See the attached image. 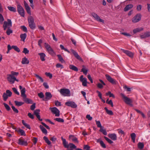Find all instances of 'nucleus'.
<instances>
[{
  "label": "nucleus",
  "instance_id": "obj_18",
  "mask_svg": "<svg viewBox=\"0 0 150 150\" xmlns=\"http://www.w3.org/2000/svg\"><path fill=\"white\" fill-rule=\"evenodd\" d=\"M150 37V32H146L140 36L141 39H143Z\"/></svg>",
  "mask_w": 150,
  "mask_h": 150
},
{
  "label": "nucleus",
  "instance_id": "obj_1",
  "mask_svg": "<svg viewBox=\"0 0 150 150\" xmlns=\"http://www.w3.org/2000/svg\"><path fill=\"white\" fill-rule=\"evenodd\" d=\"M59 92L64 96H69L70 95V91L68 89L61 88L60 89Z\"/></svg>",
  "mask_w": 150,
  "mask_h": 150
},
{
  "label": "nucleus",
  "instance_id": "obj_17",
  "mask_svg": "<svg viewBox=\"0 0 150 150\" xmlns=\"http://www.w3.org/2000/svg\"><path fill=\"white\" fill-rule=\"evenodd\" d=\"M18 144L19 145L26 146L28 144L27 141H24L22 139H20L18 140Z\"/></svg>",
  "mask_w": 150,
  "mask_h": 150
},
{
  "label": "nucleus",
  "instance_id": "obj_37",
  "mask_svg": "<svg viewBox=\"0 0 150 150\" xmlns=\"http://www.w3.org/2000/svg\"><path fill=\"white\" fill-rule=\"evenodd\" d=\"M131 139L134 143L135 142V138L136 137V135L134 133H132L130 135Z\"/></svg>",
  "mask_w": 150,
  "mask_h": 150
},
{
  "label": "nucleus",
  "instance_id": "obj_23",
  "mask_svg": "<svg viewBox=\"0 0 150 150\" xmlns=\"http://www.w3.org/2000/svg\"><path fill=\"white\" fill-rule=\"evenodd\" d=\"M133 6V5L132 4H129L127 5L124 8V11H127L132 8Z\"/></svg>",
  "mask_w": 150,
  "mask_h": 150
},
{
  "label": "nucleus",
  "instance_id": "obj_54",
  "mask_svg": "<svg viewBox=\"0 0 150 150\" xmlns=\"http://www.w3.org/2000/svg\"><path fill=\"white\" fill-rule=\"evenodd\" d=\"M5 93H6L7 95L9 97H11L12 95V92L9 90H6Z\"/></svg>",
  "mask_w": 150,
  "mask_h": 150
},
{
  "label": "nucleus",
  "instance_id": "obj_20",
  "mask_svg": "<svg viewBox=\"0 0 150 150\" xmlns=\"http://www.w3.org/2000/svg\"><path fill=\"white\" fill-rule=\"evenodd\" d=\"M61 139L63 142V144L65 148H69V144L68 143L66 142V139L63 138L62 137H61Z\"/></svg>",
  "mask_w": 150,
  "mask_h": 150
},
{
  "label": "nucleus",
  "instance_id": "obj_34",
  "mask_svg": "<svg viewBox=\"0 0 150 150\" xmlns=\"http://www.w3.org/2000/svg\"><path fill=\"white\" fill-rule=\"evenodd\" d=\"M14 103L16 105L18 106H21L24 104V103L22 102H19L17 101H15Z\"/></svg>",
  "mask_w": 150,
  "mask_h": 150
},
{
  "label": "nucleus",
  "instance_id": "obj_27",
  "mask_svg": "<svg viewBox=\"0 0 150 150\" xmlns=\"http://www.w3.org/2000/svg\"><path fill=\"white\" fill-rule=\"evenodd\" d=\"M38 55L40 56V58L42 61H45V57L46 55L45 53H38Z\"/></svg>",
  "mask_w": 150,
  "mask_h": 150
},
{
  "label": "nucleus",
  "instance_id": "obj_21",
  "mask_svg": "<svg viewBox=\"0 0 150 150\" xmlns=\"http://www.w3.org/2000/svg\"><path fill=\"white\" fill-rule=\"evenodd\" d=\"M21 136H25V131L23 129L20 128H18L16 130Z\"/></svg>",
  "mask_w": 150,
  "mask_h": 150
},
{
  "label": "nucleus",
  "instance_id": "obj_7",
  "mask_svg": "<svg viewBox=\"0 0 150 150\" xmlns=\"http://www.w3.org/2000/svg\"><path fill=\"white\" fill-rule=\"evenodd\" d=\"M120 95L123 99L124 101L126 104H130L132 103L131 100L130 98L126 96L124 94L121 93H120Z\"/></svg>",
  "mask_w": 150,
  "mask_h": 150
},
{
  "label": "nucleus",
  "instance_id": "obj_40",
  "mask_svg": "<svg viewBox=\"0 0 150 150\" xmlns=\"http://www.w3.org/2000/svg\"><path fill=\"white\" fill-rule=\"evenodd\" d=\"M58 59L60 62L61 63H63L65 62V61L63 59L62 57L60 54H58L57 55Z\"/></svg>",
  "mask_w": 150,
  "mask_h": 150
},
{
  "label": "nucleus",
  "instance_id": "obj_30",
  "mask_svg": "<svg viewBox=\"0 0 150 150\" xmlns=\"http://www.w3.org/2000/svg\"><path fill=\"white\" fill-rule=\"evenodd\" d=\"M27 35L26 33L21 34L20 35V37L21 39V40L24 41L25 39L26 38Z\"/></svg>",
  "mask_w": 150,
  "mask_h": 150
},
{
  "label": "nucleus",
  "instance_id": "obj_11",
  "mask_svg": "<svg viewBox=\"0 0 150 150\" xmlns=\"http://www.w3.org/2000/svg\"><path fill=\"white\" fill-rule=\"evenodd\" d=\"M24 4L25 10L30 15H31V13L30 11V8L29 7L28 4L25 1H24Z\"/></svg>",
  "mask_w": 150,
  "mask_h": 150
},
{
  "label": "nucleus",
  "instance_id": "obj_64",
  "mask_svg": "<svg viewBox=\"0 0 150 150\" xmlns=\"http://www.w3.org/2000/svg\"><path fill=\"white\" fill-rule=\"evenodd\" d=\"M29 52V51L27 49V48H24L23 49V52L25 53V54H28Z\"/></svg>",
  "mask_w": 150,
  "mask_h": 150
},
{
  "label": "nucleus",
  "instance_id": "obj_16",
  "mask_svg": "<svg viewBox=\"0 0 150 150\" xmlns=\"http://www.w3.org/2000/svg\"><path fill=\"white\" fill-rule=\"evenodd\" d=\"M121 50L124 53L126 54L127 56L131 57H133V54L132 52L128 50H125L124 49H121Z\"/></svg>",
  "mask_w": 150,
  "mask_h": 150
},
{
  "label": "nucleus",
  "instance_id": "obj_44",
  "mask_svg": "<svg viewBox=\"0 0 150 150\" xmlns=\"http://www.w3.org/2000/svg\"><path fill=\"white\" fill-rule=\"evenodd\" d=\"M2 97L3 98L4 100V101H6L9 96L7 95L6 93H4Z\"/></svg>",
  "mask_w": 150,
  "mask_h": 150
},
{
  "label": "nucleus",
  "instance_id": "obj_14",
  "mask_svg": "<svg viewBox=\"0 0 150 150\" xmlns=\"http://www.w3.org/2000/svg\"><path fill=\"white\" fill-rule=\"evenodd\" d=\"M80 80L82 82V85L84 86H87V79L86 78H83V76L81 75L80 77Z\"/></svg>",
  "mask_w": 150,
  "mask_h": 150
},
{
  "label": "nucleus",
  "instance_id": "obj_47",
  "mask_svg": "<svg viewBox=\"0 0 150 150\" xmlns=\"http://www.w3.org/2000/svg\"><path fill=\"white\" fill-rule=\"evenodd\" d=\"M54 120L57 122H64V120L63 119L61 118H55Z\"/></svg>",
  "mask_w": 150,
  "mask_h": 150
},
{
  "label": "nucleus",
  "instance_id": "obj_48",
  "mask_svg": "<svg viewBox=\"0 0 150 150\" xmlns=\"http://www.w3.org/2000/svg\"><path fill=\"white\" fill-rule=\"evenodd\" d=\"M12 33V30L10 29V28H8L6 31V33L7 35H9L11 33Z\"/></svg>",
  "mask_w": 150,
  "mask_h": 150
},
{
  "label": "nucleus",
  "instance_id": "obj_38",
  "mask_svg": "<svg viewBox=\"0 0 150 150\" xmlns=\"http://www.w3.org/2000/svg\"><path fill=\"white\" fill-rule=\"evenodd\" d=\"M22 122L23 124L27 128H28L29 129H30L31 128L30 127V125L26 123L24 120H22Z\"/></svg>",
  "mask_w": 150,
  "mask_h": 150
},
{
  "label": "nucleus",
  "instance_id": "obj_59",
  "mask_svg": "<svg viewBox=\"0 0 150 150\" xmlns=\"http://www.w3.org/2000/svg\"><path fill=\"white\" fill-rule=\"evenodd\" d=\"M100 144L101 146L103 148H106V146L105 144L104 143L103 141L101 140L100 141Z\"/></svg>",
  "mask_w": 150,
  "mask_h": 150
},
{
  "label": "nucleus",
  "instance_id": "obj_29",
  "mask_svg": "<svg viewBox=\"0 0 150 150\" xmlns=\"http://www.w3.org/2000/svg\"><path fill=\"white\" fill-rule=\"evenodd\" d=\"M21 96L23 97H26V96L25 94V88H23L21 90Z\"/></svg>",
  "mask_w": 150,
  "mask_h": 150
},
{
  "label": "nucleus",
  "instance_id": "obj_12",
  "mask_svg": "<svg viewBox=\"0 0 150 150\" xmlns=\"http://www.w3.org/2000/svg\"><path fill=\"white\" fill-rule=\"evenodd\" d=\"M40 109H36L35 110L34 112V114L35 115L38 120L40 121H42V119L40 118Z\"/></svg>",
  "mask_w": 150,
  "mask_h": 150
},
{
  "label": "nucleus",
  "instance_id": "obj_63",
  "mask_svg": "<svg viewBox=\"0 0 150 150\" xmlns=\"http://www.w3.org/2000/svg\"><path fill=\"white\" fill-rule=\"evenodd\" d=\"M55 105L56 106H60L61 105V103L58 101H56L55 102Z\"/></svg>",
  "mask_w": 150,
  "mask_h": 150
},
{
  "label": "nucleus",
  "instance_id": "obj_8",
  "mask_svg": "<svg viewBox=\"0 0 150 150\" xmlns=\"http://www.w3.org/2000/svg\"><path fill=\"white\" fill-rule=\"evenodd\" d=\"M50 109L53 114H55L56 116H59L60 111L56 107L50 108Z\"/></svg>",
  "mask_w": 150,
  "mask_h": 150
},
{
  "label": "nucleus",
  "instance_id": "obj_62",
  "mask_svg": "<svg viewBox=\"0 0 150 150\" xmlns=\"http://www.w3.org/2000/svg\"><path fill=\"white\" fill-rule=\"evenodd\" d=\"M12 89L15 93L18 95H19V93L17 89L15 88H13Z\"/></svg>",
  "mask_w": 150,
  "mask_h": 150
},
{
  "label": "nucleus",
  "instance_id": "obj_52",
  "mask_svg": "<svg viewBox=\"0 0 150 150\" xmlns=\"http://www.w3.org/2000/svg\"><path fill=\"white\" fill-rule=\"evenodd\" d=\"M3 104L5 107L7 111H9L11 110V108L9 106L5 103H4Z\"/></svg>",
  "mask_w": 150,
  "mask_h": 150
},
{
  "label": "nucleus",
  "instance_id": "obj_33",
  "mask_svg": "<svg viewBox=\"0 0 150 150\" xmlns=\"http://www.w3.org/2000/svg\"><path fill=\"white\" fill-rule=\"evenodd\" d=\"M28 23H34V19L33 17L31 16H30L28 17Z\"/></svg>",
  "mask_w": 150,
  "mask_h": 150
},
{
  "label": "nucleus",
  "instance_id": "obj_10",
  "mask_svg": "<svg viewBox=\"0 0 150 150\" xmlns=\"http://www.w3.org/2000/svg\"><path fill=\"white\" fill-rule=\"evenodd\" d=\"M105 76L107 80L110 83L113 84H116V81L111 77L109 75L106 74Z\"/></svg>",
  "mask_w": 150,
  "mask_h": 150
},
{
  "label": "nucleus",
  "instance_id": "obj_28",
  "mask_svg": "<svg viewBox=\"0 0 150 150\" xmlns=\"http://www.w3.org/2000/svg\"><path fill=\"white\" fill-rule=\"evenodd\" d=\"M69 68L76 71H78V68L76 67L73 65H70L69 66Z\"/></svg>",
  "mask_w": 150,
  "mask_h": 150
},
{
  "label": "nucleus",
  "instance_id": "obj_5",
  "mask_svg": "<svg viewBox=\"0 0 150 150\" xmlns=\"http://www.w3.org/2000/svg\"><path fill=\"white\" fill-rule=\"evenodd\" d=\"M17 10L19 14L22 17L25 16V11L23 7L20 5H18L17 6Z\"/></svg>",
  "mask_w": 150,
  "mask_h": 150
},
{
  "label": "nucleus",
  "instance_id": "obj_61",
  "mask_svg": "<svg viewBox=\"0 0 150 150\" xmlns=\"http://www.w3.org/2000/svg\"><path fill=\"white\" fill-rule=\"evenodd\" d=\"M90 147L88 145H84L83 146V149L85 150H89Z\"/></svg>",
  "mask_w": 150,
  "mask_h": 150
},
{
  "label": "nucleus",
  "instance_id": "obj_49",
  "mask_svg": "<svg viewBox=\"0 0 150 150\" xmlns=\"http://www.w3.org/2000/svg\"><path fill=\"white\" fill-rule=\"evenodd\" d=\"M69 147L71 149H76V146L74 144L72 143H69Z\"/></svg>",
  "mask_w": 150,
  "mask_h": 150
},
{
  "label": "nucleus",
  "instance_id": "obj_31",
  "mask_svg": "<svg viewBox=\"0 0 150 150\" xmlns=\"http://www.w3.org/2000/svg\"><path fill=\"white\" fill-rule=\"evenodd\" d=\"M69 137L70 138H72V140L73 141L75 142L78 143L79 142L78 140L77 139L76 137H75L73 135H70Z\"/></svg>",
  "mask_w": 150,
  "mask_h": 150
},
{
  "label": "nucleus",
  "instance_id": "obj_15",
  "mask_svg": "<svg viewBox=\"0 0 150 150\" xmlns=\"http://www.w3.org/2000/svg\"><path fill=\"white\" fill-rule=\"evenodd\" d=\"M45 98L43 100L45 101L48 100H50L52 97V95L50 92H46L45 93Z\"/></svg>",
  "mask_w": 150,
  "mask_h": 150
},
{
  "label": "nucleus",
  "instance_id": "obj_13",
  "mask_svg": "<svg viewBox=\"0 0 150 150\" xmlns=\"http://www.w3.org/2000/svg\"><path fill=\"white\" fill-rule=\"evenodd\" d=\"M91 15L97 21L100 22L104 23V20L100 19L97 14L94 13H92Z\"/></svg>",
  "mask_w": 150,
  "mask_h": 150
},
{
  "label": "nucleus",
  "instance_id": "obj_43",
  "mask_svg": "<svg viewBox=\"0 0 150 150\" xmlns=\"http://www.w3.org/2000/svg\"><path fill=\"white\" fill-rule=\"evenodd\" d=\"M29 26L32 29H34L35 27V25L34 23H28Z\"/></svg>",
  "mask_w": 150,
  "mask_h": 150
},
{
  "label": "nucleus",
  "instance_id": "obj_46",
  "mask_svg": "<svg viewBox=\"0 0 150 150\" xmlns=\"http://www.w3.org/2000/svg\"><path fill=\"white\" fill-rule=\"evenodd\" d=\"M12 48L18 52H20V49L16 46L13 45L12 46Z\"/></svg>",
  "mask_w": 150,
  "mask_h": 150
},
{
  "label": "nucleus",
  "instance_id": "obj_58",
  "mask_svg": "<svg viewBox=\"0 0 150 150\" xmlns=\"http://www.w3.org/2000/svg\"><path fill=\"white\" fill-rule=\"evenodd\" d=\"M104 138L109 143L111 144L113 143V142L110 139L106 137H104Z\"/></svg>",
  "mask_w": 150,
  "mask_h": 150
},
{
  "label": "nucleus",
  "instance_id": "obj_25",
  "mask_svg": "<svg viewBox=\"0 0 150 150\" xmlns=\"http://www.w3.org/2000/svg\"><path fill=\"white\" fill-rule=\"evenodd\" d=\"M39 127L43 133L45 135L47 134V130L42 125H40Z\"/></svg>",
  "mask_w": 150,
  "mask_h": 150
},
{
  "label": "nucleus",
  "instance_id": "obj_57",
  "mask_svg": "<svg viewBox=\"0 0 150 150\" xmlns=\"http://www.w3.org/2000/svg\"><path fill=\"white\" fill-rule=\"evenodd\" d=\"M11 108L13 110V111L15 112V113H18V109L15 108V107L13 106H11Z\"/></svg>",
  "mask_w": 150,
  "mask_h": 150
},
{
  "label": "nucleus",
  "instance_id": "obj_6",
  "mask_svg": "<svg viewBox=\"0 0 150 150\" xmlns=\"http://www.w3.org/2000/svg\"><path fill=\"white\" fill-rule=\"evenodd\" d=\"M141 15L140 13L137 14L134 17H133L132 19V22L134 23H136L141 19Z\"/></svg>",
  "mask_w": 150,
  "mask_h": 150
},
{
  "label": "nucleus",
  "instance_id": "obj_26",
  "mask_svg": "<svg viewBox=\"0 0 150 150\" xmlns=\"http://www.w3.org/2000/svg\"><path fill=\"white\" fill-rule=\"evenodd\" d=\"M23 101L26 103L28 104H32V100L30 99L27 98L26 97H23Z\"/></svg>",
  "mask_w": 150,
  "mask_h": 150
},
{
  "label": "nucleus",
  "instance_id": "obj_4",
  "mask_svg": "<svg viewBox=\"0 0 150 150\" xmlns=\"http://www.w3.org/2000/svg\"><path fill=\"white\" fill-rule=\"evenodd\" d=\"M7 79L8 81L11 84H13L14 83L15 81L17 82L19 81L18 79H16L15 76H13L11 74H8L7 75Z\"/></svg>",
  "mask_w": 150,
  "mask_h": 150
},
{
  "label": "nucleus",
  "instance_id": "obj_53",
  "mask_svg": "<svg viewBox=\"0 0 150 150\" xmlns=\"http://www.w3.org/2000/svg\"><path fill=\"white\" fill-rule=\"evenodd\" d=\"M96 124L97 125V127H100L101 128L102 127L101 126V125L100 123V122L99 121L96 120Z\"/></svg>",
  "mask_w": 150,
  "mask_h": 150
},
{
  "label": "nucleus",
  "instance_id": "obj_32",
  "mask_svg": "<svg viewBox=\"0 0 150 150\" xmlns=\"http://www.w3.org/2000/svg\"><path fill=\"white\" fill-rule=\"evenodd\" d=\"M104 109L105 110L107 114L110 115H113V113L112 111L108 110L107 107H105Z\"/></svg>",
  "mask_w": 150,
  "mask_h": 150
},
{
  "label": "nucleus",
  "instance_id": "obj_36",
  "mask_svg": "<svg viewBox=\"0 0 150 150\" xmlns=\"http://www.w3.org/2000/svg\"><path fill=\"white\" fill-rule=\"evenodd\" d=\"M83 68L81 69V71L83 72L84 74L86 75L88 72V70L85 68L84 65L82 66Z\"/></svg>",
  "mask_w": 150,
  "mask_h": 150
},
{
  "label": "nucleus",
  "instance_id": "obj_55",
  "mask_svg": "<svg viewBox=\"0 0 150 150\" xmlns=\"http://www.w3.org/2000/svg\"><path fill=\"white\" fill-rule=\"evenodd\" d=\"M35 76L38 79H39L41 82H43L44 80L38 74H35Z\"/></svg>",
  "mask_w": 150,
  "mask_h": 150
},
{
  "label": "nucleus",
  "instance_id": "obj_45",
  "mask_svg": "<svg viewBox=\"0 0 150 150\" xmlns=\"http://www.w3.org/2000/svg\"><path fill=\"white\" fill-rule=\"evenodd\" d=\"M138 147L140 149H142L144 147V144L143 143L139 142L138 144Z\"/></svg>",
  "mask_w": 150,
  "mask_h": 150
},
{
  "label": "nucleus",
  "instance_id": "obj_56",
  "mask_svg": "<svg viewBox=\"0 0 150 150\" xmlns=\"http://www.w3.org/2000/svg\"><path fill=\"white\" fill-rule=\"evenodd\" d=\"M60 47L62 50H64L65 51L69 53L70 52L67 49L65 48L62 45H60Z\"/></svg>",
  "mask_w": 150,
  "mask_h": 150
},
{
  "label": "nucleus",
  "instance_id": "obj_41",
  "mask_svg": "<svg viewBox=\"0 0 150 150\" xmlns=\"http://www.w3.org/2000/svg\"><path fill=\"white\" fill-rule=\"evenodd\" d=\"M99 131L102 132V133L104 135H106L107 134V133L106 130L105 129H103V128L101 127L100 128Z\"/></svg>",
  "mask_w": 150,
  "mask_h": 150
},
{
  "label": "nucleus",
  "instance_id": "obj_24",
  "mask_svg": "<svg viewBox=\"0 0 150 150\" xmlns=\"http://www.w3.org/2000/svg\"><path fill=\"white\" fill-rule=\"evenodd\" d=\"M29 61L28 59L26 57L23 58L22 59L21 62L22 64H28L29 63Z\"/></svg>",
  "mask_w": 150,
  "mask_h": 150
},
{
  "label": "nucleus",
  "instance_id": "obj_39",
  "mask_svg": "<svg viewBox=\"0 0 150 150\" xmlns=\"http://www.w3.org/2000/svg\"><path fill=\"white\" fill-rule=\"evenodd\" d=\"M43 139L45 141L46 143H47L48 145H50L51 144V142L47 137L46 136H44L43 137Z\"/></svg>",
  "mask_w": 150,
  "mask_h": 150
},
{
  "label": "nucleus",
  "instance_id": "obj_50",
  "mask_svg": "<svg viewBox=\"0 0 150 150\" xmlns=\"http://www.w3.org/2000/svg\"><path fill=\"white\" fill-rule=\"evenodd\" d=\"M106 95L107 96H109L110 97H112L114 98H115L114 94L111 93L110 91H109L107 93H106Z\"/></svg>",
  "mask_w": 150,
  "mask_h": 150
},
{
  "label": "nucleus",
  "instance_id": "obj_22",
  "mask_svg": "<svg viewBox=\"0 0 150 150\" xmlns=\"http://www.w3.org/2000/svg\"><path fill=\"white\" fill-rule=\"evenodd\" d=\"M108 137L113 140H116L117 139V137L115 134H108Z\"/></svg>",
  "mask_w": 150,
  "mask_h": 150
},
{
  "label": "nucleus",
  "instance_id": "obj_2",
  "mask_svg": "<svg viewBox=\"0 0 150 150\" xmlns=\"http://www.w3.org/2000/svg\"><path fill=\"white\" fill-rule=\"evenodd\" d=\"M44 46L47 50L48 53L52 56L54 55L55 54V52L53 49L51 48V46L47 43H45Z\"/></svg>",
  "mask_w": 150,
  "mask_h": 150
},
{
  "label": "nucleus",
  "instance_id": "obj_19",
  "mask_svg": "<svg viewBox=\"0 0 150 150\" xmlns=\"http://www.w3.org/2000/svg\"><path fill=\"white\" fill-rule=\"evenodd\" d=\"M71 52L73 54L74 56L76 57L80 61H81L82 59L80 57V56L77 54V53L74 50H71Z\"/></svg>",
  "mask_w": 150,
  "mask_h": 150
},
{
  "label": "nucleus",
  "instance_id": "obj_9",
  "mask_svg": "<svg viewBox=\"0 0 150 150\" xmlns=\"http://www.w3.org/2000/svg\"><path fill=\"white\" fill-rule=\"evenodd\" d=\"M65 105L71 107L73 108H75L77 107L76 104L74 102L72 101H69L66 102Z\"/></svg>",
  "mask_w": 150,
  "mask_h": 150
},
{
  "label": "nucleus",
  "instance_id": "obj_51",
  "mask_svg": "<svg viewBox=\"0 0 150 150\" xmlns=\"http://www.w3.org/2000/svg\"><path fill=\"white\" fill-rule=\"evenodd\" d=\"M20 28L24 32L27 33L28 32L26 27L24 25L21 26Z\"/></svg>",
  "mask_w": 150,
  "mask_h": 150
},
{
  "label": "nucleus",
  "instance_id": "obj_42",
  "mask_svg": "<svg viewBox=\"0 0 150 150\" xmlns=\"http://www.w3.org/2000/svg\"><path fill=\"white\" fill-rule=\"evenodd\" d=\"M7 8L9 10L11 11L15 12L16 11V8L13 7L8 6Z\"/></svg>",
  "mask_w": 150,
  "mask_h": 150
},
{
  "label": "nucleus",
  "instance_id": "obj_60",
  "mask_svg": "<svg viewBox=\"0 0 150 150\" xmlns=\"http://www.w3.org/2000/svg\"><path fill=\"white\" fill-rule=\"evenodd\" d=\"M38 96L41 98H43L44 97V95L42 92L38 93Z\"/></svg>",
  "mask_w": 150,
  "mask_h": 150
},
{
  "label": "nucleus",
  "instance_id": "obj_3",
  "mask_svg": "<svg viewBox=\"0 0 150 150\" xmlns=\"http://www.w3.org/2000/svg\"><path fill=\"white\" fill-rule=\"evenodd\" d=\"M12 22L11 19H8L7 22L5 21L4 22L3 28L4 30H6L7 28H10L12 26Z\"/></svg>",
  "mask_w": 150,
  "mask_h": 150
},
{
  "label": "nucleus",
  "instance_id": "obj_35",
  "mask_svg": "<svg viewBox=\"0 0 150 150\" xmlns=\"http://www.w3.org/2000/svg\"><path fill=\"white\" fill-rule=\"evenodd\" d=\"M143 28H136L133 30V32L134 33H136L137 32H140L141 31L143 30Z\"/></svg>",
  "mask_w": 150,
  "mask_h": 150
}]
</instances>
